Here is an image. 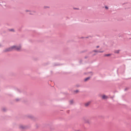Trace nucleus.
<instances>
[{
  "label": "nucleus",
  "instance_id": "nucleus-1",
  "mask_svg": "<svg viewBox=\"0 0 131 131\" xmlns=\"http://www.w3.org/2000/svg\"><path fill=\"white\" fill-rule=\"evenodd\" d=\"M21 47L19 46H13L7 49L6 50V51H11L13 50H15L18 51L20 50L21 49Z\"/></svg>",
  "mask_w": 131,
  "mask_h": 131
},
{
  "label": "nucleus",
  "instance_id": "nucleus-2",
  "mask_svg": "<svg viewBox=\"0 0 131 131\" xmlns=\"http://www.w3.org/2000/svg\"><path fill=\"white\" fill-rule=\"evenodd\" d=\"M101 97L102 99L105 100L108 98V97L106 95H103L101 96Z\"/></svg>",
  "mask_w": 131,
  "mask_h": 131
},
{
  "label": "nucleus",
  "instance_id": "nucleus-3",
  "mask_svg": "<svg viewBox=\"0 0 131 131\" xmlns=\"http://www.w3.org/2000/svg\"><path fill=\"white\" fill-rule=\"evenodd\" d=\"M90 102H87L85 104V106H88L90 104Z\"/></svg>",
  "mask_w": 131,
  "mask_h": 131
},
{
  "label": "nucleus",
  "instance_id": "nucleus-4",
  "mask_svg": "<svg viewBox=\"0 0 131 131\" xmlns=\"http://www.w3.org/2000/svg\"><path fill=\"white\" fill-rule=\"evenodd\" d=\"M119 51L120 50H116L114 52L115 53H119Z\"/></svg>",
  "mask_w": 131,
  "mask_h": 131
},
{
  "label": "nucleus",
  "instance_id": "nucleus-5",
  "mask_svg": "<svg viewBox=\"0 0 131 131\" xmlns=\"http://www.w3.org/2000/svg\"><path fill=\"white\" fill-rule=\"evenodd\" d=\"M111 55V54H105L104 55V56L105 57H106V56L108 57V56H110Z\"/></svg>",
  "mask_w": 131,
  "mask_h": 131
},
{
  "label": "nucleus",
  "instance_id": "nucleus-6",
  "mask_svg": "<svg viewBox=\"0 0 131 131\" xmlns=\"http://www.w3.org/2000/svg\"><path fill=\"white\" fill-rule=\"evenodd\" d=\"M90 78V77H88L86 79H85V81H87L88 80H89Z\"/></svg>",
  "mask_w": 131,
  "mask_h": 131
},
{
  "label": "nucleus",
  "instance_id": "nucleus-7",
  "mask_svg": "<svg viewBox=\"0 0 131 131\" xmlns=\"http://www.w3.org/2000/svg\"><path fill=\"white\" fill-rule=\"evenodd\" d=\"M94 51L96 52H103V51Z\"/></svg>",
  "mask_w": 131,
  "mask_h": 131
},
{
  "label": "nucleus",
  "instance_id": "nucleus-8",
  "mask_svg": "<svg viewBox=\"0 0 131 131\" xmlns=\"http://www.w3.org/2000/svg\"><path fill=\"white\" fill-rule=\"evenodd\" d=\"M73 101H71L70 102V103L72 104L73 103Z\"/></svg>",
  "mask_w": 131,
  "mask_h": 131
},
{
  "label": "nucleus",
  "instance_id": "nucleus-9",
  "mask_svg": "<svg viewBox=\"0 0 131 131\" xmlns=\"http://www.w3.org/2000/svg\"><path fill=\"white\" fill-rule=\"evenodd\" d=\"M10 30L11 31H13V29H12Z\"/></svg>",
  "mask_w": 131,
  "mask_h": 131
},
{
  "label": "nucleus",
  "instance_id": "nucleus-10",
  "mask_svg": "<svg viewBox=\"0 0 131 131\" xmlns=\"http://www.w3.org/2000/svg\"><path fill=\"white\" fill-rule=\"evenodd\" d=\"M105 8H106L107 9H108V8L106 6Z\"/></svg>",
  "mask_w": 131,
  "mask_h": 131
},
{
  "label": "nucleus",
  "instance_id": "nucleus-11",
  "mask_svg": "<svg viewBox=\"0 0 131 131\" xmlns=\"http://www.w3.org/2000/svg\"><path fill=\"white\" fill-rule=\"evenodd\" d=\"M99 46H97L96 47H97V48H99Z\"/></svg>",
  "mask_w": 131,
  "mask_h": 131
},
{
  "label": "nucleus",
  "instance_id": "nucleus-12",
  "mask_svg": "<svg viewBox=\"0 0 131 131\" xmlns=\"http://www.w3.org/2000/svg\"><path fill=\"white\" fill-rule=\"evenodd\" d=\"M76 91V92H78V91H77H77Z\"/></svg>",
  "mask_w": 131,
  "mask_h": 131
},
{
  "label": "nucleus",
  "instance_id": "nucleus-13",
  "mask_svg": "<svg viewBox=\"0 0 131 131\" xmlns=\"http://www.w3.org/2000/svg\"><path fill=\"white\" fill-rule=\"evenodd\" d=\"M1 46V45L0 44V47Z\"/></svg>",
  "mask_w": 131,
  "mask_h": 131
}]
</instances>
